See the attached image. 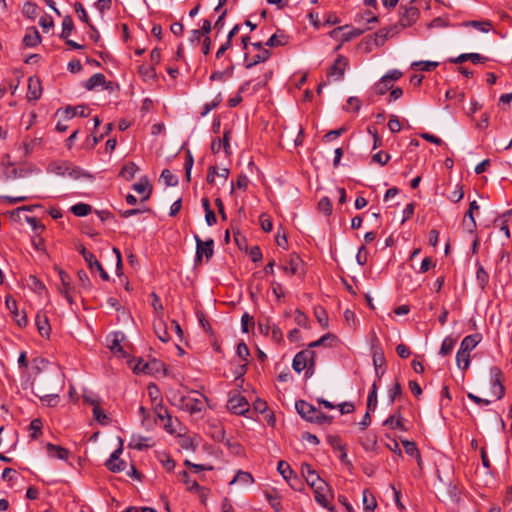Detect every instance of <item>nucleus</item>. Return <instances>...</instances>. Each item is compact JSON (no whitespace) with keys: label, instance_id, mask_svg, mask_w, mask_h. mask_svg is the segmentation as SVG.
I'll use <instances>...</instances> for the list:
<instances>
[{"label":"nucleus","instance_id":"ea45409f","mask_svg":"<svg viewBox=\"0 0 512 512\" xmlns=\"http://www.w3.org/2000/svg\"><path fill=\"white\" fill-rule=\"evenodd\" d=\"M92 208L90 205L85 203H78L71 207V211L75 216L84 217L91 212Z\"/></svg>","mask_w":512,"mask_h":512},{"label":"nucleus","instance_id":"f03ea898","mask_svg":"<svg viewBox=\"0 0 512 512\" xmlns=\"http://www.w3.org/2000/svg\"><path fill=\"white\" fill-rule=\"evenodd\" d=\"M174 401V404L180 409L194 414L204 409L207 398L200 393L193 392L190 395H180L178 399L177 396L174 395Z\"/></svg>","mask_w":512,"mask_h":512},{"label":"nucleus","instance_id":"39448f33","mask_svg":"<svg viewBox=\"0 0 512 512\" xmlns=\"http://www.w3.org/2000/svg\"><path fill=\"white\" fill-rule=\"evenodd\" d=\"M418 9L410 7L405 10V14L400 18L399 22L390 28H386V38L396 35L400 30L411 25L412 21L416 19Z\"/></svg>","mask_w":512,"mask_h":512},{"label":"nucleus","instance_id":"37998d69","mask_svg":"<svg viewBox=\"0 0 512 512\" xmlns=\"http://www.w3.org/2000/svg\"><path fill=\"white\" fill-rule=\"evenodd\" d=\"M363 504H364V509L369 512L373 511L377 506L375 497L371 493H369L367 490L363 491Z\"/></svg>","mask_w":512,"mask_h":512},{"label":"nucleus","instance_id":"a211bd4d","mask_svg":"<svg viewBox=\"0 0 512 512\" xmlns=\"http://www.w3.org/2000/svg\"><path fill=\"white\" fill-rule=\"evenodd\" d=\"M301 473L305 477L306 482L311 486H315L324 480L316 473V471L308 463H302Z\"/></svg>","mask_w":512,"mask_h":512},{"label":"nucleus","instance_id":"2eb2a0df","mask_svg":"<svg viewBox=\"0 0 512 512\" xmlns=\"http://www.w3.org/2000/svg\"><path fill=\"white\" fill-rule=\"evenodd\" d=\"M348 65V60L344 56H338L333 65L328 70L327 76L334 77L335 80H340Z\"/></svg>","mask_w":512,"mask_h":512},{"label":"nucleus","instance_id":"dca6fc26","mask_svg":"<svg viewBox=\"0 0 512 512\" xmlns=\"http://www.w3.org/2000/svg\"><path fill=\"white\" fill-rule=\"evenodd\" d=\"M84 86L87 90H94L100 86L104 89H111L112 82H107L105 76L102 73H96L85 82Z\"/></svg>","mask_w":512,"mask_h":512},{"label":"nucleus","instance_id":"412c9836","mask_svg":"<svg viewBox=\"0 0 512 512\" xmlns=\"http://www.w3.org/2000/svg\"><path fill=\"white\" fill-rule=\"evenodd\" d=\"M36 326L41 336L49 337L51 328L48 321V317L45 314H41L40 312L37 313Z\"/></svg>","mask_w":512,"mask_h":512},{"label":"nucleus","instance_id":"774afa93","mask_svg":"<svg viewBox=\"0 0 512 512\" xmlns=\"http://www.w3.org/2000/svg\"><path fill=\"white\" fill-rule=\"evenodd\" d=\"M367 130H368V133L373 137V140H374L373 148H377V147L381 146L382 140H381V137L379 136L377 128L375 126H368Z\"/></svg>","mask_w":512,"mask_h":512},{"label":"nucleus","instance_id":"cd10ccee","mask_svg":"<svg viewBox=\"0 0 512 512\" xmlns=\"http://www.w3.org/2000/svg\"><path fill=\"white\" fill-rule=\"evenodd\" d=\"M123 336L119 333H114L111 336V339H109V345L108 347L113 353L120 354L122 357H125V353L123 351V347L121 346L120 342L122 340Z\"/></svg>","mask_w":512,"mask_h":512},{"label":"nucleus","instance_id":"5fc2aeb1","mask_svg":"<svg viewBox=\"0 0 512 512\" xmlns=\"http://www.w3.org/2000/svg\"><path fill=\"white\" fill-rule=\"evenodd\" d=\"M463 224L466 226L469 232H474L476 229V221L474 219L473 212L469 210L467 211L463 220Z\"/></svg>","mask_w":512,"mask_h":512},{"label":"nucleus","instance_id":"3c124183","mask_svg":"<svg viewBox=\"0 0 512 512\" xmlns=\"http://www.w3.org/2000/svg\"><path fill=\"white\" fill-rule=\"evenodd\" d=\"M318 209L325 215H330L332 213V204L328 197H323L318 202Z\"/></svg>","mask_w":512,"mask_h":512},{"label":"nucleus","instance_id":"a19ab883","mask_svg":"<svg viewBox=\"0 0 512 512\" xmlns=\"http://www.w3.org/2000/svg\"><path fill=\"white\" fill-rule=\"evenodd\" d=\"M91 405L93 406V415L95 420L101 424L106 423L107 415L105 414L104 410L100 407L99 402L92 401Z\"/></svg>","mask_w":512,"mask_h":512},{"label":"nucleus","instance_id":"b1692460","mask_svg":"<svg viewBox=\"0 0 512 512\" xmlns=\"http://www.w3.org/2000/svg\"><path fill=\"white\" fill-rule=\"evenodd\" d=\"M270 57V51L269 50H261L259 51L258 54L254 55L253 57H251L250 60H248V54L245 53V59L247 60V63L245 65V67L247 69H250L252 68L253 66L259 64V63H262V62H265L266 60H268Z\"/></svg>","mask_w":512,"mask_h":512},{"label":"nucleus","instance_id":"393cba45","mask_svg":"<svg viewBox=\"0 0 512 512\" xmlns=\"http://www.w3.org/2000/svg\"><path fill=\"white\" fill-rule=\"evenodd\" d=\"M479 341L480 336L478 334L468 335L462 340L459 349L464 352L470 353V351H472L477 346Z\"/></svg>","mask_w":512,"mask_h":512},{"label":"nucleus","instance_id":"338daca9","mask_svg":"<svg viewBox=\"0 0 512 512\" xmlns=\"http://www.w3.org/2000/svg\"><path fill=\"white\" fill-rule=\"evenodd\" d=\"M388 128L392 133L399 132L401 130V123L399 121V118L396 115H391L389 122H388Z\"/></svg>","mask_w":512,"mask_h":512},{"label":"nucleus","instance_id":"f704fd0d","mask_svg":"<svg viewBox=\"0 0 512 512\" xmlns=\"http://www.w3.org/2000/svg\"><path fill=\"white\" fill-rule=\"evenodd\" d=\"M179 476L189 491H199L201 487L196 480L191 479L187 471H181Z\"/></svg>","mask_w":512,"mask_h":512},{"label":"nucleus","instance_id":"ddd939ff","mask_svg":"<svg viewBox=\"0 0 512 512\" xmlns=\"http://www.w3.org/2000/svg\"><path fill=\"white\" fill-rule=\"evenodd\" d=\"M7 309L13 316L14 321L17 323L19 327H24L27 325V316L24 312L20 313L18 311L17 302L11 296L6 297L5 301Z\"/></svg>","mask_w":512,"mask_h":512},{"label":"nucleus","instance_id":"4468645a","mask_svg":"<svg viewBox=\"0 0 512 512\" xmlns=\"http://www.w3.org/2000/svg\"><path fill=\"white\" fill-rule=\"evenodd\" d=\"M371 349L373 351V363L376 371L384 365V356L381 351V343L376 334L373 332L370 338Z\"/></svg>","mask_w":512,"mask_h":512},{"label":"nucleus","instance_id":"052dcab7","mask_svg":"<svg viewBox=\"0 0 512 512\" xmlns=\"http://www.w3.org/2000/svg\"><path fill=\"white\" fill-rule=\"evenodd\" d=\"M360 106H361V102L357 97H350L347 100V103L344 108L346 111L357 112L360 109Z\"/></svg>","mask_w":512,"mask_h":512},{"label":"nucleus","instance_id":"2f4dec72","mask_svg":"<svg viewBox=\"0 0 512 512\" xmlns=\"http://www.w3.org/2000/svg\"><path fill=\"white\" fill-rule=\"evenodd\" d=\"M154 331H155V334L157 335V337L162 342H167L169 340L170 337L167 332L166 325L161 319H159L157 322L156 321L154 322Z\"/></svg>","mask_w":512,"mask_h":512},{"label":"nucleus","instance_id":"c03bdc74","mask_svg":"<svg viewBox=\"0 0 512 512\" xmlns=\"http://www.w3.org/2000/svg\"><path fill=\"white\" fill-rule=\"evenodd\" d=\"M22 13L29 19H35L38 16V7L35 3L26 2L23 6Z\"/></svg>","mask_w":512,"mask_h":512},{"label":"nucleus","instance_id":"20e7f679","mask_svg":"<svg viewBox=\"0 0 512 512\" xmlns=\"http://www.w3.org/2000/svg\"><path fill=\"white\" fill-rule=\"evenodd\" d=\"M314 366L315 352L311 349L302 350L294 356L292 367L297 373L307 369L306 376L309 377L313 374Z\"/></svg>","mask_w":512,"mask_h":512},{"label":"nucleus","instance_id":"5701e85b","mask_svg":"<svg viewBox=\"0 0 512 512\" xmlns=\"http://www.w3.org/2000/svg\"><path fill=\"white\" fill-rule=\"evenodd\" d=\"M390 490H391V498H392V501L394 502L396 508L398 511L400 512H403L406 507L403 503V494H402V489L401 487H396L395 485L393 484H390Z\"/></svg>","mask_w":512,"mask_h":512},{"label":"nucleus","instance_id":"e2e57ef3","mask_svg":"<svg viewBox=\"0 0 512 512\" xmlns=\"http://www.w3.org/2000/svg\"><path fill=\"white\" fill-rule=\"evenodd\" d=\"M403 76V73L398 69H392L386 72V89H388V84L392 81H396Z\"/></svg>","mask_w":512,"mask_h":512},{"label":"nucleus","instance_id":"c9c22d12","mask_svg":"<svg viewBox=\"0 0 512 512\" xmlns=\"http://www.w3.org/2000/svg\"><path fill=\"white\" fill-rule=\"evenodd\" d=\"M138 170L139 168L135 163L129 162L121 169L120 176H122L126 180H131L135 177V174L137 173Z\"/></svg>","mask_w":512,"mask_h":512},{"label":"nucleus","instance_id":"c85d7f7f","mask_svg":"<svg viewBox=\"0 0 512 512\" xmlns=\"http://www.w3.org/2000/svg\"><path fill=\"white\" fill-rule=\"evenodd\" d=\"M301 262V259L297 255L293 254L290 256L289 265L283 266L282 269L288 275H295L298 272Z\"/></svg>","mask_w":512,"mask_h":512},{"label":"nucleus","instance_id":"a18cd8bd","mask_svg":"<svg viewBox=\"0 0 512 512\" xmlns=\"http://www.w3.org/2000/svg\"><path fill=\"white\" fill-rule=\"evenodd\" d=\"M363 448L366 451H375L377 448V437L374 434H367L362 440Z\"/></svg>","mask_w":512,"mask_h":512},{"label":"nucleus","instance_id":"9d476101","mask_svg":"<svg viewBox=\"0 0 512 512\" xmlns=\"http://www.w3.org/2000/svg\"><path fill=\"white\" fill-rule=\"evenodd\" d=\"M227 407L231 412L237 415H245V413L249 411L248 401L239 393L230 395Z\"/></svg>","mask_w":512,"mask_h":512},{"label":"nucleus","instance_id":"a878e982","mask_svg":"<svg viewBox=\"0 0 512 512\" xmlns=\"http://www.w3.org/2000/svg\"><path fill=\"white\" fill-rule=\"evenodd\" d=\"M87 110L88 108L85 105H78L76 107L67 106L64 113L66 114L67 119H71L76 115L80 117H88L89 113Z\"/></svg>","mask_w":512,"mask_h":512},{"label":"nucleus","instance_id":"49530a36","mask_svg":"<svg viewBox=\"0 0 512 512\" xmlns=\"http://www.w3.org/2000/svg\"><path fill=\"white\" fill-rule=\"evenodd\" d=\"M277 470L283 476V478L287 481L293 475V470L291 469L290 465L283 460L278 462Z\"/></svg>","mask_w":512,"mask_h":512},{"label":"nucleus","instance_id":"4d7b16f0","mask_svg":"<svg viewBox=\"0 0 512 512\" xmlns=\"http://www.w3.org/2000/svg\"><path fill=\"white\" fill-rule=\"evenodd\" d=\"M29 429L31 431V437L33 439H37L38 434L41 433L42 422L40 419H33L29 425Z\"/></svg>","mask_w":512,"mask_h":512},{"label":"nucleus","instance_id":"f8f14e48","mask_svg":"<svg viewBox=\"0 0 512 512\" xmlns=\"http://www.w3.org/2000/svg\"><path fill=\"white\" fill-rule=\"evenodd\" d=\"M78 251L83 256L85 262L87 263V265H88V267L90 269L96 268L99 271V273H100V277L104 281H108L109 280L108 273L104 270V268L102 267L101 263L96 259L94 254L89 252L83 245H80L78 247Z\"/></svg>","mask_w":512,"mask_h":512},{"label":"nucleus","instance_id":"6e6552de","mask_svg":"<svg viewBox=\"0 0 512 512\" xmlns=\"http://www.w3.org/2000/svg\"><path fill=\"white\" fill-rule=\"evenodd\" d=\"M366 29H370L369 26L363 28H353L348 25L337 27L331 31V36L334 38H338L341 41H350L353 38H356L363 34Z\"/></svg>","mask_w":512,"mask_h":512},{"label":"nucleus","instance_id":"58836bf2","mask_svg":"<svg viewBox=\"0 0 512 512\" xmlns=\"http://www.w3.org/2000/svg\"><path fill=\"white\" fill-rule=\"evenodd\" d=\"M476 280L478 282L479 287L484 290L489 282V274L485 271L482 265L478 266L476 272Z\"/></svg>","mask_w":512,"mask_h":512},{"label":"nucleus","instance_id":"9b49d317","mask_svg":"<svg viewBox=\"0 0 512 512\" xmlns=\"http://www.w3.org/2000/svg\"><path fill=\"white\" fill-rule=\"evenodd\" d=\"M194 239L196 242V260L201 261L202 257L205 256L207 260H209L214 253V241L213 239H208L203 241L197 234L194 235Z\"/></svg>","mask_w":512,"mask_h":512},{"label":"nucleus","instance_id":"7ed1b4c3","mask_svg":"<svg viewBox=\"0 0 512 512\" xmlns=\"http://www.w3.org/2000/svg\"><path fill=\"white\" fill-rule=\"evenodd\" d=\"M48 171L58 176L62 177H70L72 179H80L81 177H91L89 174L85 173L79 167L73 165L67 161H59L53 162L49 165Z\"/></svg>","mask_w":512,"mask_h":512},{"label":"nucleus","instance_id":"13d9d810","mask_svg":"<svg viewBox=\"0 0 512 512\" xmlns=\"http://www.w3.org/2000/svg\"><path fill=\"white\" fill-rule=\"evenodd\" d=\"M402 396V387L400 383L396 382L393 387L389 390L390 402L393 403L395 400L400 399Z\"/></svg>","mask_w":512,"mask_h":512},{"label":"nucleus","instance_id":"c756f323","mask_svg":"<svg viewBox=\"0 0 512 512\" xmlns=\"http://www.w3.org/2000/svg\"><path fill=\"white\" fill-rule=\"evenodd\" d=\"M464 25L467 27H473L481 32H484V33L489 32L492 27V23L489 20H482V21L471 20V21L465 22Z\"/></svg>","mask_w":512,"mask_h":512},{"label":"nucleus","instance_id":"1a4fd4ad","mask_svg":"<svg viewBox=\"0 0 512 512\" xmlns=\"http://www.w3.org/2000/svg\"><path fill=\"white\" fill-rule=\"evenodd\" d=\"M123 452V440L119 438V447L110 455L109 459L106 461V467L111 472L117 473L124 471L126 468V463L120 459V455Z\"/></svg>","mask_w":512,"mask_h":512},{"label":"nucleus","instance_id":"aec40b11","mask_svg":"<svg viewBox=\"0 0 512 512\" xmlns=\"http://www.w3.org/2000/svg\"><path fill=\"white\" fill-rule=\"evenodd\" d=\"M386 426H388L390 429H397L400 431L408 430L405 426V420L399 411L386 418Z\"/></svg>","mask_w":512,"mask_h":512},{"label":"nucleus","instance_id":"69168bd1","mask_svg":"<svg viewBox=\"0 0 512 512\" xmlns=\"http://www.w3.org/2000/svg\"><path fill=\"white\" fill-rule=\"evenodd\" d=\"M237 355L243 361H247V359L250 355V352H249L248 346L244 342H240L237 345Z\"/></svg>","mask_w":512,"mask_h":512},{"label":"nucleus","instance_id":"de8ad7c7","mask_svg":"<svg viewBox=\"0 0 512 512\" xmlns=\"http://www.w3.org/2000/svg\"><path fill=\"white\" fill-rule=\"evenodd\" d=\"M455 343H456L455 339H453L451 337H446L441 344L440 354L442 356H446V355L450 354L451 351L453 350Z\"/></svg>","mask_w":512,"mask_h":512},{"label":"nucleus","instance_id":"7c9ffc66","mask_svg":"<svg viewBox=\"0 0 512 512\" xmlns=\"http://www.w3.org/2000/svg\"><path fill=\"white\" fill-rule=\"evenodd\" d=\"M403 448L405 453L409 456H415L417 458L418 464L421 463V456L419 449L416 446V443L413 441L402 440Z\"/></svg>","mask_w":512,"mask_h":512},{"label":"nucleus","instance_id":"6ab92c4d","mask_svg":"<svg viewBox=\"0 0 512 512\" xmlns=\"http://www.w3.org/2000/svg\"><path fill=\"white\" fill-rule=\"evenodd\" d=\"M42 94V86L41 81L37 77H30L28 80V91L27 98L28 100L36 101L41 97Z\"/></svg>","mask_w":512,"mask_h":512},{"label":"nucleus","instance_id":"6e6d98bb","mask_svg":"<svg viewBox=\"0 0 512 512\" xmlns=\"http://www.w3.org/2000/svg\"><path fill=\"white\" fill-rule=\"evenodd\" d=\"M40 397V399L45 402L48 406H56L58 403V393H51V394H43L40 395L39 393H36Z\"/></svg>","mask_w":512,"mask_h":512},{"label":"nucleus","instance_id":"473e14b6","mask_svg":"<svg viewBox=\"0 0 512 512\" xmlns=\"http://www.w3.org/2000/svg\"><path fill=\"white\" fill-rule=\"evenodd\" d=\"M355 21L359 24L369 25L371 23L378 22V17L372 11L368 10L358 14Z\"/></svg>","mask_w":512,"mask_h":512},{"label":"nucleus","instance_id":"bb28decb","mask_svg":"<svg viewBox=\"0 0 512 512\" xmlns=\"http://www.w3.org/2000/svg\"><path fill=\"white\" fill-rule=\"evenodd\" d=\"M46 449L51 456L57 457L58 459L66 460L68 458L69 451L66 448L48 443Z\"/></svg>","mask_w":512,"mask_h":512},{"label":"nucleus","instance_id":"0eeeda50","mask_svg":"<svg viewBox=\"0 0 512 512\" xmlns=\"http://www.w3.org/2000/svg\"><path fill=\"white\" fill-rule=\"evenodd\" d=\"M312 488L314 490L316 502L324 508L333 510V507L330 506V501L333 498V494L328 484L323 481L313 486Z\"/></svg>","mask_w":512,"mask_h":512},{"label":"nucleus","instance_id":"e433bc0d","mask_svg":"<svg viewBox=\"0 0 512 512\" xmlns=\"http://www.w3.org/2000/svg\"><path fill=\"white\" fill-rule=\"evenodd\" d=\"M456 363L457 366L462 369L466 370L470 365V355L467 352H464L462 350H458L456 354Z\"/></svg>","mask_w":512,"mask_h":512},{"label":"nucleus","instance_id":"f3484780","mask_svg":"<svg viewBox=\"0 0 512 512\" xmlns=\"http://www.w3.org/2000/svg\"><path fill=\"white\" fill-rule=\"evenodd\" d=\"M59 277L61 280L59 292L67 299L69 304H73V298L71 296L72 287L70 276L65 271L59 270Z\"/></svg>","mask_w":512,"mask_h":512},{"label":"nucleus","instance_id":"680f3d73","mask_svg":"<svg viewBox=\"0 0 512 512\" xmlns=\"http://www.w3.org/2000/svg\"><path fill=\"white\" fill-rule=\"evenodd\" d=\"M75 11L78 14L81 21L86 23L88 26L89 24H91L87 12L81 3L77 2L75 4Z\"/></svg>","mask_w":512,"mask_h":512},{"label":"nucleus","instance_id":"79ce46f5","mask_svg":"<svg viewBox=\"0 0 512 512\" xmlns=\"http://www.w3.org/2000/svg\"><path fill=\"white\" fill-rule=\"evenodd\" d=\"M438 65L439 63L435 61H415L411 64V67L422 71H431L438 67Z\"/></svg>","mask_w":512,"mask_h":512},{"label":"nucleus","instance_id":"09e8293b","mask_svg":"<svg viewBox=\"0 0 512 512\" xmlns=\"http://www.w3.org/2000/svg\"><path fill=\"white\" fill-rule=\"evenodd\" d=\"M386 91H389V101H396L400 99L403 96V89L398 86H394L393 84H388V89Z\"/></svg>","mask_w":512,"mask_h":512},{"label":"nucleus","instance_id":"4be33fe9","mask_svg":"<svg viewBox=\"0 0 512 512\" xmlns=\"http://www.w3.org/2000/svg\"><path fill=\"white\" fill-rule=\"evenodd\" d=\"M41 42V36L35 27H31L26 31L23 38V44L26 47H35Z\"/></svg>","mask_w":512,"mask_h":512},{"label":"nucleus","instance_id":"8fccbe9b","mask_svg":"<svg viewBox=\"0 0 512 512\" xmlns=\"http://www.w3.org/2000/svg\"><path fill=\"white\" fill-rule=\"evenodd\" d=\"M249 85H250V81H247L240 86L239 91H238L239 94L233 98H230L228 101V105L230 107H236L242 101V97L240 96V94L245 92L246 90H248Z\"/></svg>","mask_w":512,"mask_h":512},{"label":"nucleus","instance_id":"603ef678","mask_svg":"<svg viewBox=\"0 0 512 512\" xmlns=\"http://www.w3.org/2000/svg\"><path fill=\"white\" fill-rule=\"evenodd\" d=\"M161 179L164 180L167 186H176L178 179L175 177L169 169H164L161 173Z\"/></svg>","mask_w":512,"mask_h":512},{"label":"nucleus","instance_id":"bf43d9fd","mask_svg":"<svg viewBox=\"0 0 512 512\" xmlns=\"http://www.w3.org/2000/svg\"><path fill=\"white\" fill-rule=\"evenodd\" d=\"M193 163H194L193 156H192L191 152L189 150H187L186 159H185V163H184L187 181H190V175H191Z\"/></svg>","mask_w":512,"mask_h":512},{"label":"nucleus","instance_id":"0e129e2a","mask_svg":"<svg viewBox=\"0 0 512 512\" xmlns=\"http://www.w3.org/2000/svg\"><path fill=\"white\" fill-rule=\"evenodd\" d=\"M148 440L147 438L138 437V438H132V440L129 443V447L137 450H143L144 448L149 447L148 444L143 443V441Z\"/></svg>","mask_w":512,"mask_h":512},{"label":"nucleus","instance_id":"f257e3e1","mask_svg":"<svg viewBox=\"0 0 512 512\" xmlns=\"http://www.w3.org/2000/svg\"><path fill=\"white\" fill-rule=\"evenodd\" d=\"M295 408L298 414L308 422L316 424H331L333 421L332 416L322 413L315 406L304 400L296 401Z\"/></svg>","mask_w":512,"mask_h":512},{"label":"nucleus","instance_id":"4c0bfd02","mask_svg":"<svg viewBox=\"0 0 512 512\" xmlns=\"http://www.w3.org/2000/svg\"><path fill=\"white\" fill-rule=\"evenodd\" d=\"M73 28H74V23H73L72 17L69 15L65 16L62 21V33H61L60 37L62 39H67L70 36Z\"/></svg>","mask_w":512,"mask_h":512},{"label":"nucleus","instance_id":"72a5a7b5","mask_svg":"<svg viewBox=\"0 0 512 512\" xmlns=\"http://www.w3.org/2000/svg\"><path fill=\"white\" fill-rule=\"evenodd\" d=\"M253 477L250 473L244 472V471H238V473L233 477V479L230 481V485H233L235 483H240L243 485H249L253 483Z\"/></svg>","mask_w":512,"mask_h":512},{"label":"nucleus","instance_id":"864d4df0","mask_svg":"<svg viewBox=\"0 0 512 512\" xmlns=\"http://www.w3.org/2000/svg\"><path fill=\"white\" fill-rule=\"evenodd\" d=\"M377 404V392H376V384L374 383L372 386V390L370 391L367 398V408L368 411H374Z\"/></svg>","mask_w":512,"mask_h":512},{"label":"nucleus","instance_id":"423d86ee","mask_svg":"<svg viewBox=\"0 0 512 512\" xmlns=\"http://www.w3.org/2000/svg\"><path fill=\"white\" fill-rule=\"evenodd\" d=\"M491 375V394L495 400H500L505 395V387L503 385V373L498 367L490 369Z\"/></svg>","mask_w":512,"mask_h":512}]
</instances>
